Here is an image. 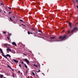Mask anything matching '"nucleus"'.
<instances>
[{
    "label": "nucleus",
    "mask_w": 78,
    "mask_h": 78,
    "mask_svg": "<svg viewBox=\"0 0 78 78\" xmlns=\"http://www.w3.org/2000/svg\"><path fill=\"white\" fill-rule=\"evenodd\" d=\"M66 37H67L66 35H65L64 36H60L59 37V38L58 39H56L55 40L53 41H52V42H58L59 41H64L65 40L66 38Z\"/></svg>",
    "instance_id": "obj_1"
},
{
    "label": "nucleus",
    "mask_w": 78,
    "mask_h": 78,
    "mask_svg": "<svg viewBox=\"0 0 78 78\" xmlns=\"http://www.w3.org/2000/svg\"><path fill=\"white\" fill-rule=\"evenodd\" d=\"M78 30V29L77 27H75L73 29V30H72L71 31V33H73L74 32H76Z\"/></svg>",
    "instance_id": "obj_2"
},
{
    "label": "nucleus",
    "mask_w": 78,
    "mask_h": 78,
    "mask_svg": "<svg viewBox=\"0 0 78 78\" xmlns=\"http://www.w3.org/2000/svg\"><path fill=\"white\" fill-rule=\"evenodd\" d=\"M0 51L1 53H2V56H3L5 57V58H6L7 59V57H6V56L3 55H4V53H3V51H2V49H1V48H0Z\"/></svg>",
    "instance_id": "obj_3"
},
{
    "label": "nucleus",
    "mask_w": 78,
    "mask_h": 78,
    "mask_svg": "<svg viewBox=\"0 0 78 78\" xmlns=\"http://www.w3.org/2000/svg\"><path fill=\"white\" fill-rule=\"evenodd\" d=\"M24 61L27 63L28 65H29V63H30V61H28V60H27V58H25L24 59Z\"/></svg>",
    "instance_id": "obj_4"
},
{
    "label": "nucleus",
    "mask_w": 78,
    "mask_h": 78,
    "mask_svg": "<svg viewBox=\"0 0 78 78\" xmlns=\"http://www.w3.org/2000/svg\"><path fill=\"white\" fill-rule=\"evenodd\" d=\"M6 50L7 51H10V52H11L12 50H11V49L9 48V47H8L6 49Z\"/></svg>",
    "instance_id": "obj_5"
},
{
    "label": "nucleus",
    "mask_w": 78,
    "mask_h": 78,
    "mask_svg": "<svg viewBox=\"0 0 78 78\" xmlns=\"http://www.w3.org/2000/svg\"><path fill=\"white\" fill-rule=\"evenodd\" d=\"M12 44L13 45H15V46H17V44H16V43L15 42H12Z\"/></svg>",
    "instance_id": "obj_6"
},
{
    "label": "nucleus",
    "mask_w": 78,
    "mask_h": 78,
    "mask_svg": "<svg viewBox=\"0 0 78 78\" xmlns=\"http://www.w3.org/2000/svg\"><path fill=\"white\" fill-rule=\"evenodd\" d=\"M13 61H14V62H15L16 63H18L19 62V61L16 60L15 59H13Z\"/></svg>",
    "instance_id": "obj_7"
},
{
    "label": "nucleus",
    "mask_w": 78,
    "mask_h": 78,
    "mask_svg": "<svg viewBox=\"0 0 78 78\" xmlns=\"http://www.w3.org/2000/svg\"><path fill=\"white\" fill-rule=\"evenodd\" d=\"M69 27H70V28H71V27H72V23H69Z\"/></svg>",
    "instance_id": "obj_8"
},
{
    "label": "nucleus",
    "mask_w": 78,
    "mask_h": 78,
    "mask_svg": "<svg viewBox=\"0 0 78 78\" xmlns=\"http://www.w3.org/2000/svg\"><path fill=\"white\" fill-rule=\"evenodd\" d=\"M8 67H9V68L10 69H11L12 70V71H14V70H13V69H12V68L11 67H10V66H9L8 65Z\"/></svg>",
    "instance_id": "obj_9"
},
{
    "label": "nucleus",
    "mask_w": 78,
    "mask_h": 78,
    "mask_svg": "<svg viewBox=\"0 0 78 78\" xmlns=\"http://www.w3.org/2000/svg\"><path fill=\"white\" fill-rule=\"evenodd\" d=\"M10 35L9 36V35L8 34V40H10V38H9L10 37Z\"/></svg>",
    "instance_id": "obj_10"
},
{
    "label": "nucleus",
    "mask_w": 78,
    "mask_h": 78,
    "mask_svg": "<svg viewBox=\"0 0 78 78\" xmlns=\"http://www.w3.org/2000/svg\"><path fill=\"white\" fill-rule=\"evenodd\" d=\"M4 45H5V47H6L7 46V45H10V44H4Z\"/></svg>",
    "instance_id": "obj_11"
},
{
    "label": "nucleus",
    "mask_w": 78,
    "mask_h": 78,
    "mask_svg": "<svg viewBox=\"0 0 78 78\" xmlns=\"http://www.w3.org/2000/svg\"><path fill=\"white\" fill-rule=\"evenodd\" d=\"M6 56H8L9 58H11V55H9V54H7L6 55Z\"/></svg>",
    "instance_id": "obj_12"
},
{
    "label": "nucleus",
    "mask_w": 78,
    "mask_h": 78,
    "mask_svg": "<svg viewBox=\"0 0 78 78\" xmlns=\"http://www.w3.org/2000/svg\"><path fill=\"white\" fill-rule=\"evenodd\" d=\"M55 37H51L50 38V39H51V40H54V39H55Z\"/></svg>",
    "instance_id": "obj_13"
},
{
    "label": "nucleus",
    "mask_w": 78,
    "mask_h": 78,
    "mask_svg": "<svg viewBox=\"0 0 78 78\" xmlns=\"http://www.w3.org/2000/svg\"><path fill=\"white\" fill-rule=\"evenodd\" d=\"M0 78H3V75H2V74H1L0 75Z\"/></svg>",
    "instance_id": "obj_14"
},
{
    "label": "nucleus",
    "mask_w": 78,
    "mask_h": 78,
    "mask_svg": "<svg viewBox=\"0 0 78 78\" xmlns=\"http://www.w3.org/2000/svg\"><path fill=\"white\" fill-rule=\"evenodd\" d=\"M24 66L26 69H28V67L27 66V65H26L25 64H24Z\"/></svg>",
    "instance_id": "obj_15"
},
{
    "label": "nucleus",
    "mask_w": 78,
    "mask_h": 78,
    "mask_svg": "<svg viewBox=\"0 0 78 78\" xmlns=\"http://www.w3.org/2000/svg\"><path fill=\"white\" fill-rule=\"evenodd\" d=\"M34 66L36 67H37V66L36 65L35 63L34 64Z\"/></svg>",
    "instance_id": "obj_16"
},
{
    "label": "nucleus",
    "mask_w": 78,
    "mask_h": 78,
    "mask_svg": "<svg viewBox=\"0 0 78 78\" xmlns=\"http://www.w3.org/2000/svg\"><path fill=\"white\" fill-rule=\"evenodd\" d=\"M32 74L33 75H35V74H34V73L33 72L32 73Z\"/></svg>",
    "instance_id": "obj_17"
},
{
    "label": "nucleus",
    "mask_w": 78,
    "mask_h": 78,
    "mask_svg": "<svg viewBox=\"0 0 78 78\" xmlns=\"http://www.w3.org/2000/svg\"><path fill=\"white\" fill-rule=\"evenodd\" d=\"M38 31L39 32H40V33H42V31H41V30H38Z\"/></svg>",
    "instance_id": "obj_18"
},
{
    "label": "nucleus",
    "mask_w": 78,
    "mask_h": 78,
    "mask_svg": "<svg viewBox=\"0 0 78 78\" xmlns=\"http://www.w3.org/2000/svg\"><path fill=\"white\" fill-rule=\"evenodd\" d=\"M28 34H31V33L29 32H28Z\"/></svg>",
    "instance_id": "obj_19"
},
{
    "label": "nucleus",
    "mask_w": 78,
    "mask_h": 78,
    "mask_svg": "<svg viewBox=\"0 0 78 78\" xmlns=\"http://www.w3.org/2000/svg\"><path fill=\"white\" fill-rule=\"evenodd\" d=\"M10 19L12 21V19H11V18L10 17Z\"/></svg>",
    "instance_id": "obj_20"
},
{
    "label": "nucleus",
    "mask_w": 78,
    "mask_h": 78,
    "mask_svg": "<svg viewBox=\"0 0 78 78\" xmlns=\"http://www.w3.org/2000/svg\"><path fill=\"white\" fill-rule=\"evenodd\" d=\"M3 33H4V34H6V32H4V31H3Z\"/></svg>",
    "instance_id": "obj_21"
},
{
    "label": "nucleus",
    "mask_w": 78,
    "mask_h": 78,
    "mask_svg": "<svg viewBox=\"0 0 78 78\" xmlns=\"http://www.w3.org/2000/svg\"><path fill=\"white\" fill-rule=\"evenodd\" d=\"M34 36H36V34H35V33H34Z\"/></svg>",
    "instance_id": "obj_22"
},
{
    "label": "nucleus",
    "mask_w": 78,
    "mask_h": 78,
    "mask_svg": "<svg viewBox=\"0 0 78 78\" xmlns=\"http://www.w3.org/2000/svg\"><path fill=\"white\" fill-rule=\"evenodd\" d=\"M70 33V30H69L68 31V34H69V33Z\"/></svg>",
    "instance_id": "obj_23"
},
{
    "label": "nucleus",
    "mask_w": 78,
    "mask_h": 78,
    "mask_svg": "<svg viewBox=\"0 0 78 78\" xmlns=\"http://www.w3.org/2000/svg\"><path fill=\"white\" fill-rule=\"evenodd\" d=\"M41 72V70H40V69H39V71H38V72Z\"/></svg>",
    "instance_id": "obj_24"
},
{
    "label": "nucleus",
    "mask_w": 78,
    "mask_h": 78,
    "mask_svg": "<svg viewBox=\"0 0 78 78\" xmlns=\"http://www.w3.org/2000/svg\"><path fill=\"white\" fill-rule=\"evenodd\" d=\"M9 8L10 9H11V7H9Z\"/></svg>",
    "instance_id": "obj_25"
},
{
    "label": "nucleus",
    "mask_w": 78,
    "mask_h": 78,
    "mask_svg": "<svg viewBox=\"0 0 78 78\" xmlns=\"http://www.w3.org/2000/svg\"><path fill=\"white\" fill-rule=\"evenodd\" d=\"M19 66L20 67H21V65H19Z\"/></svg>",
    "instance_id": "obj_26"
},
{
    "label": "nucleus",
    "mask_w": 78,
    "mask_h": 78,
    "mask_svg": "<svg viewBox=\"0 0 78 78\" xmlns=\"http://www.w3.org/2000/svg\"><path fill=\"white\" fill-rule=\"evenodd\" d=\"M20 21H21V22H23V20H20Z\"/></svg>",
    "instance_id": "obj_27"
},
{
    "label": "nucleus",
    "mask_w": 78,
    "mask_h": 78,
    "mask_svg": "<svg viewBox=\"0 0 78 78\" xmlns=\"http://www.w3.org/2000/svg\"><path fill=\"white\" fill-rule=\"evenodd\" d=\"M23 55H27L26 54H24V53H23Z\"/></svg>",
    "instance_id": "obj_28"
},
{
    "label": "nucleus",
    "mask_w": 78,
    "mask_h": 78,
    "mask_svg": "<svg viewBox=\"0 0 78 78\" xmlns=\"http://www.w3.org/2000/svg\"><path fill=\"white\" fill-rule=\"evenodd\" d=\"M21 63H22V64H23V62H21Z\"/></svg>",
    "instance_id": "obj_29"
},
{
    "label": "nucleus",
    "mask_w": 78,
    "mask_h": 78,
    "mask_svg": "<svg viewBox=\"0 0 78 78\" xmlns=\"http://www.w3.org/2000/svg\"><path fill=\"white\" fill-rule=\"evenodd\" d=\"M26 72L27 73H28V71L27 70Z\"/></svg>",
    "instance_id": "obj_30"
},
{
    "label": "nucleus",
    "mask_w": 78,
    "mask_h": 78,
    "mask_svg": "<svg viewBox=\"0 0 78 78\" xmlns=\"http://www.w3.org/2000/svg\"><path fill=\"white\" fill-rule=\"evenodd\" d=\"M13 78H14V74H13Z\"/></svg>",
    "instance_id": "obj_31"
},
{
    "label": "nucleus",
    "mask_w": 78,
    "mask_h": 78,
    "mask_svg": "<svg viewBox=\"0 0 78 78\" xmlns=\"http://www.w3.org/2000/svg\"><path fill=\"white\" fill-rule=\"evenodd\" d=\"M76 25L77 26H78V23H77Z\"/></svg>",
    "instance_id": "obj_32"
},
{
    "label": "nucleus",
    "mask_w": 78,
    "mask_h": 78,
    "mask_svg": "<svg viewBox=\"0 0 78 78\" xmlns=\"http://www.w3.org/2000/svg\"><path fill=\"white\" fill-rule=\"evenodd\" d=\"M42 74H43V75H44V76H45V74H44V73H42Z\"/></svg>",
    "instance_id": "obj_33"
},
{
    "label": "nucleus",
    "mask_w": 78,
    "mask_h": 78,
    "mask_svg": "<svg viewBox=\"0 0 78 78\" xmlns=\"http://www.w3.org/2000/svg\"><path fill=\"white\" fill-rule=\"evenodd\" d=\"M27 78H30V76H28V77H27Z\"/></svg>",
    "instance_id": "obj_34"
},
{
    "label": "nucleus",
    "mask_w": 78,
    "mask_h": 78,
    "mask_svg": "<svg viewBox=\"0 0 78 78\" xmlns=\"http://www.w3.org/2000/svg\"><path fill=\"white\" fill-rule=\"evenodd\" d=\"M9 14H11V12H9Z\"/></svg>",
    "instance_id": "obj_35"
},
{
    "label": "nucleus",
    "mask_w": 78,
    "mask_h": 78,
    "mask_svg": "<svg viewBox=\"0 0 78 78\" xmlns=\"http://www.w3.org/2000/svg\"><path fill=\"white\" fill-rule=\"evenodd\" d=\"M77 8L78 9V6H77Z\"/></svg>",
    "instance_id": "obj_36"
},
{
    "label": "nucleus",
    "mask_w": 78,
    "mask_h": 78,
    "mask_svg": "<svg viewBox=\"0 0 78 78\" xmlns=\"http://www.w3.org/2000/svg\"><path fill=\"white\" fill-rule=\"evenodd\" d=\"M32 29H33V30H34V28H32Z\"/></svg>",
    "instance_id": "obj_37"
},
{
    "label": "nucleus",
    "mask_w": 78,
    "mask_h": 78,
    "mask_svg": "<svg viewBox=\"0 0 78 78\" xmlns=\"http://www.w3.org/2000/svg\"><path fill=\"white\" fill-rule=\"evenodd\" d=\"M76 2H78V0H76Z\"/></svg>",
    "instance_id": "obj_38"
},
{
    "label": "nucleus",
    "mask_w": 78,
    "mask_h": 78,
    "mask_svg": "<svg viewBox=\"0 0 78 78\" xmlns=\"http://www.w3.org/2000/svg\"><path fill=\"white\" fill-rule=\"evenodd\" d=\"M1 5H3V4L2 3H1Z\"/></svg>",
    "instance_id": "obj_39"
},
{
    "label": "nucleus",
    "mask_w": 78,
    "mask_h": 78,
    "mask_svg": "<svg viewBox=\"0 0 78 78\" xmlns=\"http://www.w3.org/2000/svg\"><path fill=\"white\" fill-rule=\"evenodd\" d=\"M13 17H14V18H15V17L14 16H13Z\"/></svg>",
    "instance_id": "obj_40"
},
{
    "label": "nucleus",
    "mask_w": 78,
    "mask_h": 78,
    "mask_svg": "<svg viewBox=\"0 0 78 78\" xmlns=\"http://www.w3.org/2000/svg\"><path fill=\"white\" fill-rule=\"evenodd\" d=\"M30 34H33V33H30Z\"/></svg>",
    "instance_id": "obj_41"
},
{
    "label": "nucleus",
    "mask_w": 78,
    "mask_h": 78,
    "mask_svg": "<svg viewBox=\"0 0 78 78\" xmlns=\"http://www.w3.org/2000/svg\"><path fill=\"white\" fill-rule=\"evenodd\" d=\"M42 66H44V64H42Z\"/></svg>",
    "instance_id": "obj_42"
},
{
    "label": "nucleus",
    "mask_w": 78,
    "mask_h": 78,
    "mask_svg": "<svg viewBox=\"0 0 78 78\" xmlns=\"http://www.w3.org/2000/svg\"><path fill=\"white\" fill-rule=\"evenodd\" d=\"M19 72L20 73V71H19Z\"/></svg>",
    "instance_id": "obj_43"
}]
</instances>
